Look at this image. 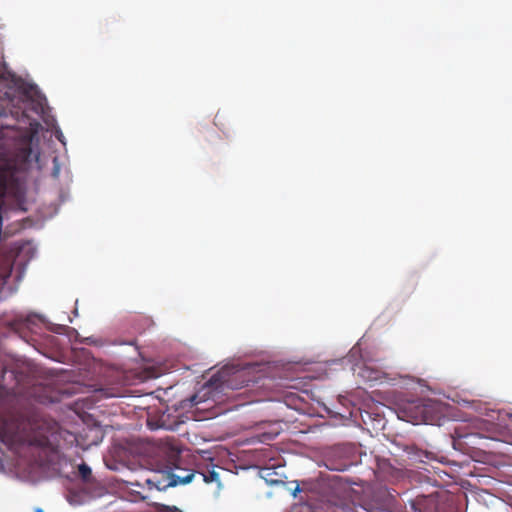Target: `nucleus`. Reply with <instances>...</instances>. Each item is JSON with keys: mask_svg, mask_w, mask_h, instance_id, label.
<instances>
[{"mask_svg": "<svg viewBox=\"0 0 512 512\" xmlns=\"http://www.w3.org/2000/svg\"><path fill=\"white\" fill-rule=\"evenodd\" d=\"M30 444L36 445L39 447H46L49 444V439L46 435L40 434L33 439L30 440Z\"/></svg>", "mask_w": 512, "mask_h": 512, "instance_id": "nucleus-9", "label": "nucleus"}, {"mask_svg": "<svg viewBox=\"0 0 512 512\" xmlns=\"http://www.w3.org/2000/svg\"><path fill=\"white\" fill-rule=\"evenodd\" d=\"M354 464L353 449L345 445H337L326 455L325 465L332 471H346Z\"/></svg>", "mask_w": 512, "mask_h": 512, "instance_id": "nucleus-2", "label": "nucleus"}, {"mask_svg": "<svg viewBox=\"0 0 512 512\" xmlns=\"http://www.w3.org/2000/svg\"><path fill=\"white\" fill-rule=\"evenodd\" d=\"M398 494L395 490L379 488L372 498L362 505V508L367 512H393L396 509Z\"/></svg>", "mask_w": 512, "mask_h": 512, "instance_id": "nucleus-1", "label": "nucleus"}, {"mask_svg": "<svg viewBox=\"0 0 512 512\" xmlns=\"http://www.w3.org/2000/svg\"><path fill=\"white\" fill-rule=\"evenodd\" d=\"M376 474L379 480L393 485L403 482L407 477V473L404 469L396 467L386 460L378 464Z\"/></svg>", "mask_w": 512, "mask_h": 512, "instance_id": "nucleus-3", "label": "nucleus"}, {"mask_svg": "<svg viewBox=\"0 0 512 512\" xmlns=\"http://www.w3.org/2000/svg\"><path fill=\"white\" fill-rule=\"evenodd\" d=\"M7 441L8 442H15V441H17V439H15V438H8Z\"/></svg>", "mask_w": 512, "mask_h": 512, "instance_id": "nucleus-10", "label": "nucleus"}, {"mask_svg": "<svg viewBox=\"0 0 512 512\" xmlns=\"http://www.w3.org/2000/svg\"><path fill=\"white\" fill-rule=\"evenodd\" d=\"M410 507L413 512H433L435 508L434 500L424 495L411 500Z\"/></svg>", "mask_w": 512, "mask_h": 512, "instance_id": "nucleus-5", "label": "nucleus"}, {"mask_svg": "<svg viewBox=\"0 0 512 512\" xmlns=\"http://www.w3.org/2000/svg\"><path fill=\"white\" fill-rule=\"evenodd\" d=\"M231 380L226 379L225 373H219V375H213L209 380V384L216 388L232 387L230 384Z\"/></svg>", "mask_w": 512, "mask_h": 512, "instance_id": "nucleus-7", "label": "nucleus"}, {"mask_svg": "<svg viewBox=\"0 0 512 512\" xmlns=\"http://www.w3.org/2000/svg\"><path fill=\"white\" fill-rule=\"evenodd\" d=\"M195 473L194 471H185L184 475H177L174 473L169 474V482L163 487L157 486L158 490H162L166 487H175L179 484H188L192 481Z\"/></svg>", "mask_w": 512, "mask_h": 512, "instance_id": "nucleus-6", "label": "nucleus"}, {"mask_svg": "<svg viewBox=\"0 0 512 512\" xmlns=\"http://www.w3.org/2000/svg\"><path fill=\"white\" fill-rule=\"evenodd\" d=\"M238 377H239V375L237 373H235L233 376L234 379H237Z\"/></svg>", "mask_w": 512, "mask_h": 512, "instance_id": "nucleus-11", "label": "nucleus"}, {"mask_svg": "<svg viewBox=\"0 0 512 512\" xmlns=\"http://www.w3.org/2000/svg\"><path fill=\"white\" fill-rule=\"evenodd\" d=\"M36 512H43L41 509H38Z\"/></svg>", "mask_w": 512, "mask_h": 512, "instance_id": "nucleus-12", "label": "nucleus"}, {"mask_svg": "<svg viewBox=\"0 0 512 512\" xmlns=\"http://www.w3.org/2000/svg\"><path fill=\"white\" fill-rule=\"evenodd\" d=\"M434 404L432 401H420L409 407L411 418L414 423H429L433 420L432 412Z\"/></svg>", "mask_w": 512, "mask_h": 512, "instance_id": "nucleus-4", "label": "nucleus"}, {"mask_svg": "<svg viewBox=\"0 0 512 512\" xmlns=\"http://www.w3.org/2000/svg\"><path fill=\"white\" fill-rule=\"evenodd\" d=\"M78 473L85 482H88L92 477L91 468L86 463H82L78 466Z\"/></svg>", "mask_w": 512, "mask_h": 512, "instance_id": "nucleus-8", "label": "nucleus"}]
</instances>
